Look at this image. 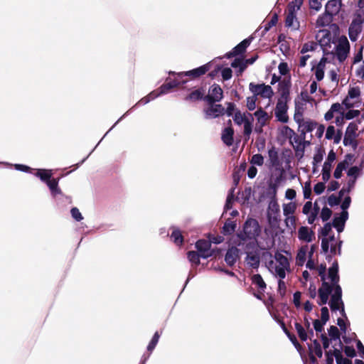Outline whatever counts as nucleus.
Instances as JSON below:
<instances>
[{"instance_id":"nucleus-1","label":"nucleus","mask_w":364,"mask_h":364,"mask_svg":"<svg viewBox=\"0 0 364 364\" xmlns=\"http://www.w3.org/2000/svg\"><path fill=\"white\" fill-rule=\"evenodd\" d=\"M277 191V186L270 184L268 195L271 196V200L268 206L267 218L269 223H278L280 221V208L276 199Z\"/></svg>"},{"instance_id":"nucleus-2","label":"nucleus","mask_w":364,"mask_h":364,"mask_svg":"<svg viewBox=\"0 0 364 364\" xmlns=\"http://www.w3.org/2000/svg\"><path fill=\"white\" fill-rule=\"evenodd\" d=\"M261 232V228L258 221L253 218H248L244 223L242 231L237 234V237L257 239Z\"/></svg>"},{"instance_id":"nucleus-3","label":"nucleus","mask_w":364,"mask_h":364,"mask_svg":"<svg viewBox=\"0 0 364 364\" xmlns=\"http://www.w3.org/2000/svg\"><path fill=\"white\" fill-rule=\"evenodd\" d=\"M212 63L209 62L203 65H201L198 68H194L191 70L186 71V72H180L175 73L173 71H170L169 75H176L179 78H182L185 76L191 77L192 78H197L200 77L201 75L205 74L208 71H209L211 68Z\"/></svg>"},{"instance_id":"nucleus-4","label":"nucleus","mask_w":364,"mask_h":364,"mask_svg":"<svg viewBox=\"0 0 364 364\" xmlns=\"http://www.w3.org/2000/svg\"><path fill=\"white\" fill-rule=\"evenodd\" d=\"M234 243L237 248L240 247V250L244 251L246 255L248 253H253L257 246V239H249L245 237H236Z\"/></svg>"},{"instance_id":"nucleus-5","label":"nucleus","mask_w":364,"mask_h":364,"mask_svg":"<svg viewBox=\"0 0 364 364\" xmlns=\"http://www.w3.org/2000/svg\"><path fill=\"white\" fill-rule=\"evenodd\" d=\"M249 89L250 92L253 93V95L257 97L258 95H260L263 98H271L274 94L271 86L264 83L255 84L254 82H250Z\"/></svg>"},{"instance_id":"nucleus-6","label":"nucleus","mask_w":364,"mask_h":364,"mask_svg":"<svg viewBox=\"0 0 364 364\" xmlns=\"http://www.w3.org/2000/svg\"><path fill=\"white\" fill-rule=\"evenodd\" d=\"M262 256L265 259H269V261L267 264L268 269L277 277H279L280 279H284L286 277V270H288L289 269L274 263V260L272 259V255L269 252H264Z\"/></svg>"},{"instance_id":"nucleus-7","label":"nucleus","mask_w":364,"mask_h":364,"mask_svg":"<svg viewBox=\"0 0 364 364\" xmlns=\"http://www.w3.org/2000/svg\"><path fill=\"white\" fill-rule=\"evenodd\" d=\"M333 291H335L334 286L326 281H322L321 287L318 290L319 296L318 304L323 306L327 304L329 295H331Z\"/></svg>"},{"instance_id":"nucleus-8","label":"nucleus","mask_w":364,"mask_h":364,"mask_svg":"<svg viewBox=\"0 0 364 364\" xmlns=\"http://www.w3.org/2000/svg\"><path fill=\"white\" fill-rule=\"evenodd\" d=\"M196 248L200 254L201 258L207 259L215 255V250L211 249L210 242L205 240H199L196 243Z\"/></svg>"},{"instance_id":"nucleus-9","label":"nucleus","mask_w":364,"mask_h":364,"mask_svg":"<svg viewBox=\"0 0 364 364\" xmlns=\"http://www.w3.org/2000/svg\"><path fill=\"white\" fill-rule=\"evenodd\" d=\"M289 100H277L274 114L279 122L282 123H287L289 121V117L287 115L288 105L287 102Z\"/></svg>"},{"instance_id":"nucleus-10","label":"nucleus","mask_w":364,"mask_h":364,"mask_svg":"<svg viewBox=\"0 0 364 364\" xmlns=\"http://www.w3.org/2000/svg\"><path fill=\"white\" fill-rule=\"evenodd\" d=\"M358 130V126L354 122H350L346 128L344 139H343V144L345 146H353L354 148H356L357 143L355 141V138L357 136L356 131Z\"/></svg>"},{"instance_id":"nucleus-11","label":"nucleus","mask_w":364,"mask_h":364,"mask_svg":"<svg viewBox=\"0 0 364 364\" xmlns=\"http://www.w3.org/2000/svg\"><path fill=\"white\" fill-rule=\"evenodd\" d=\"M223 97V92L220 85H213L209 89V94L204 97L208 105H212L221 101Z\"/></svg>"},{"instance_id":"nucleus-12","label":"nucleus","mask_w":364,"mask_h":364,"mask_svg":"<svg viewBox=\"0 0 364 364\" xmlns=\"http://www.w3.org/2000/svg\"><path fill=\"white\" fill-rule=\"evenodd\" d=\"M350 44L346 37L341 38L336 47V57L340 62L344 61L349 53Z\"/></svg>"},{"instance_id":"nucleus-13","label":"nucleus","mask_w":364,"mask_h":364,"mask_svg":"<svg viewBox=\"0 0 364 364\" xmlns=\"http://www.w3.org/2000/svg\"><path fill=\"white\" fill-rule=\"evenodd\" d=\"M329 306L333 311H336L340 309L341 306L344 304L342 300V289L341 287H335V291L333 292L329 301Z\"/></svg>"},{"instance_id":"nucleus-14","label":"nucleus","mask_w":364,"mask_h":364,"mask_svg":"<svg viewBox=\"0 0 364 364\" xmlns=\"http://www.w3.org/2000/svg\"><path fill=\"white\" fill-rule=\"evenodd\" d=\"M282 134L290 138V139L294 136L293 141L296 144V146H294V149L296 151L299 150V146L301 145L302 143L309 144V141H305L306 136L304 135H301V134L300 136L296 135L294 131L288 126L284 127Z\"/></svg>"},{"instance_id":"nucleus-15","label":"nucleus","mask_w":364,"mask_h":364,"mask_svg":"<svg viewBox=\"0 0 364 364\" xmlns=\"http://www.w3.org/2000/svg\"><path fill=\"white\" fill-rule=\"evenodd\" d=\"M363 21L358 18H354L349 28H348V36L353 42H355L357 41L358 35L362 31V24Z\"/></svg>"},{"instance_id":"nucleus-16","label":"nucleus","mask_w":364,"mask_h":364,"mask_svg":"<svg viewBox=\"0 0 364 364\" xmlns=\"http://www.w3.org/2000/svg\"><path fill=\"white\" fill-rule=\"evenodd\" d=\"M205 117L208 119L216 118L225 114V108L220 104L209 105L205 110Z\"/></svg>"},{"instance_id":"nucleus-17","label":"nucleus","mask_w":364,"mask_h":364,"mask_svg":"<svg viewBox=\"0 0 364 364\" xmlns=\"http://www.w3.org/2000/svg\"><path fill=\"white\" fill-rule=\"evenodd\" d=\"M328 277L331 281L330 284H333L334 287H341L339 284L340 277L338 274V264L337 261H335L331 267H329Z\"/></svg>"},{"instance_id":"nucleus-18","label":"nucleus","mask_w":364,"mask_h":364,"mask_svg":"<svg viewBox=\"0 0 364 364\" xmlns=\"http://www.w3.org/2000/svg\"><path fill=\"white\" fill-rule=\"evenodd\" d=\"M240 250L236 246L232 247L227 250L225 255V261L228 266L232 267L236 263L240 257Z\"/></svg>"},{"instance_id":"nucleus-19","label":"nucleus","mask_w":364,"mask_h":364,"mask_svg":"<svg viewBox=\"0 0 364 364\" xmlns=\"http://www.w3.org/2000/svg\"><path fill=\"white\" fill-rule=\"evenodd\" d=\"M228 124L230 126L225 127L222 132L221 139L225 145L230 146L234 142V129L231 127V120L228 121Z\"/></svg>"},{"instance_id":"nucleus-20","label":"nucleus","mask_w":364,"mask_h":364,"mask_svg":"<svg viewBox=\"0 0 364 364\" xmlns=\"http://www.w3.org/2000/svg\"><path fill=\"white\" fill-rule=\"evenodd\" d=\"M348 219V213H341L338 216H335L332 225L334 227L336 230L340 233L343 231L345 228V224Z\"/></svg>"},{"instance_id":"nucleus-21","label":"nucleus","mask_w":364,"mask_h":364,"mask_svg":"<svg viewBox=\"0 0 364 364\" xmlns=\"http://www.w3.org/2000/svg\"><path fill=\"white\" fill-rule=\"evenodd\" d=\"M187 82L186 80H182V78H179L177 76V78L170 81L169 82H166L163 84L160 87L159 90H161V93H163V95L167 94L171 89L178 87L181 85L186 84Z\"/></svg>"},{"instance_id":"nucleus-22","label":"nucleus","mask_w":364,"mask_h":364,"mask_svg":"<svg viewBox=\"0 0 364 364\" xmlns=\"http://www.w3.org/2000/svg\"><path fill=\"white\" fill-rule=\"evenodd\" d=\"M279 91L280 92V97L279 100H289V89L291 87L290 80H284L279 82Z\"/></svg>"},{"instance_id":"nucleus-23","label":"nucleus","mask_w":364,"mask_h":364,"mask_svg":"<svg viewBox=\"0 0 364 364\" xmlns=\"http://www.w3.org/2000/svg\"><path fill=\"white\" fill-rule=\"evenodd\" d=\"M341 5V0H329L325 6V11L333 16L338 13Z\"/></svg>"},{"instance_id":"nucleus-24","label":"nucleus","mask_w":364,"mask_h":364,"mask_svg":"<svg viewBox=\"0 0 364 364\" xmlns=\"http://www.w3.org/2000/svg\"><path fill=\"white\" fill-rule=\"evenodd\" d=\"M295 20H296V16L294 7L289 8L285 19V26L288 28H292L294 30H297L299 27V23L297 22L296 24H294V21Z\"/></svg>"},{"instance_id":"nucleus-25","label":"nucleus","mask_w":364,"mask_h":364,"mask_svg":"<svg viewBox=\"0 0 364 364\" xmlns=\"http://www.w3.org/2000/svg\"><path fill=\"white\" fill-rule=\"evenodd\" d=\"M314 232L306 226H301L298 230V237L300 240L310 242L312 241Z\"/></svg>"},{"instance_id":"nucleus-26","label":"nucleus","mask_w":364,"mask_h":364,"mask_svg":"<svg viewBox=\"0 0 364 364\" xmlns=\"http://www.w3.org/2000/svg\"><path fill=\"white\" fill-rule=\"evenodd\" d=\"M317 126V123L313 120H304L299 126L301 135L306 136L307 132H311Z\"/></svg>"},{"instance_id":"nucleus-27","label":"nucleus","mask_w":364,"mask_h":364,"mask_svg":"<svg viewBox=\"0 0 364 364\" xmlns=\"http://www.w3.org/2000/svg\"><path fill=\"white\" fill-rule=\"evenodd\" d=\"M352 155L351 154H347L346 156V159L339 162L338 164H337V166L334 171V173H333V176L336 178V179H338L340 178L341 176H342V172L343 171H345L348 166V162L347 161V159H350L352 158Z\"/></svg>"},{"instance_id":"nucleus-28","label":"nucleus","mask_w":364,"mask_h":364,"mask_svg":"<svg viewBox=\"0 0 364 364\" xmlns=\"http://www.w3.org/2000/svg\"><path fill=\"white\" fill-rule=\"evenodd\" d=\"M34 175L39 178L42 182L47 183L52 178L53 170L38 168L36 169V172L34 173Z\"/></svg>"},{"instance_id":"nucleus-29","label":"nucleus","mask_w":364,"mask_h":364,"mask_svg":"<svg viewBox=\"0 0 364 364\" xmlns=\"http://www.w3.org/2000/svg\"><path fill=\"white\" fill-rule=\"evenodd\" d=\"M245 261L247 264L254 269H257L259 266L260 259L257 253H248L247 254Z\"/></svg>"},{"instance_id":"nucleus-30","label":"nucleus","mask_w":364,"mask_h":364,"mask_svg":"<svg viewBox=\"0 0 364 364\" xmlns=\"http://www.w3.org/2000/svg\"><path fill=\"white\" fill-rule=\"evenodd\" d=\"M252 38V37H249L241 41L240 43H238L235 47L233 48L234 53L237 55L245 53L247 48L251 43Z\"/></svg>"},{"instance_id":"nucleus-31","label":"nucleus","mask_w":364,"mask_h":364,"mask_svg":"<svg viewBox=\"0 0 364 364\" xmlns=\"http://www.w3.org/2000/svg\"><path fill=\"white\" fill-rule=\"evenodd\" d=\"M236 228H237L236 222L228 219L225 223L221 232L224 235H230L235 231Z\"/></svg>"},{"instance_id":"nucleus-32","label":"nucleus","mask_w":364,"mask_h":364,"mask_svg":"<svg viewBox=\"0 0 364 364\" xmlns=\"http://www.w3.org/2000/svg\"><path fill=\"white\" fill-rule=\"evenodd\" d=\"M59 178H51L46 185L49 188L53 196L55 197L57 195L61 194L62 191L58 187Z\"/></svg>"},{"instance_id":"nucleus-33","label":"nucleus","mask_w":364,"mask_h":364,"mask_svg":"<svg viewBox=\"0 0 364 364\" xmlns=\"http://www.w3.org/2000/svg\"><path fill=\"white\" fill-rule=\"evenodd\" d=\"M254 115L257 117L258 123L261 127L266 125L267 121L269 119V116L262 107H259L255 113Z\"/></svg>"},{"instance_id":"nucleus-34","label":"nucleus","mask_w":364,"mask_h":364,"mask_svg":"<svg viewBox=\"0 0 364 364\" xmlns=\"http://www.w3.org/2000/svg\"><path fill=\"white\" fill-rule=\"evenodd\" d=\"M247 113L248 112L242 113L238 109L235 110L232 117L234 122L239 126L242 125V124H245V122L247 121L250 118Z\"/></svg>"},{"instance_id":"nucleus-35","label":"nucleus","mask_w":364,"mask_h":364,"mask_svg":"<svg viewBox=\"0 0 364 364\" xmlns=\"http://www.w3.org/2000/svg\"><path fill=\"white\" fill-rule=\"evenodd\" d=\"M204 91L202 88L196 90L191 92L185 97L186 101L196 102L200 100H204Z\"/></svg>"},{"instance_id":"nucleus-36","label":"nucleus","mask_w":364,"mask_h":364,"mask_svg":"<svg viewBox=\"0 0 364 364\" xmlns=\"http://www.w3.org/2000/svg\"><path fill=\"white\" fill-rule=\"evenodd\" d=\"M252 282L255 284L259 289L260 293H263L264 289H266V283L263 280L262 276L259 274H254L252 277Z\"/></svg>"},{"instance_id":"nucleus-37","label":"nucleus","mask_w":364,"mask_h":364,"mask_svg":"<svg viewBox=\"0 0 364 364\" xmlns=\"http://www.w3.org/2000/svg\"><path fill=\"white\" fill-rule=\"evenodd\" d=\"M268 156L272 166H277L279 164L278 151L274 146H272L268 151Z\"/></svg>"},{"instance_id":"nucleus-38","label":"nucleus","mask_w":364,"mask_h":364,"mask_svg":"<svg viewBox=\"0 0 364 364\" xmlns=\"http://www.w3.org/2000/svg\"><path fill=\"white\" fill-rule=\"evenodd\" d=\"M248 117H250L247 121L245 122V124H244V136L245 137L246 141L250 139V134L252 132L253 128V117L252 114L250 113H247Z\"/></svg>"},{"instance_id":"nucleus-39","label":"nucleus","mask_w":364,"mask_h":364,"mask_svg":"<svg viewBox=\"0 0 364 364\" xmlns=\"http://www.w3.org/2000/svg\"><path fill=\"white\" fill-rule=\"evenodd\" d=\"M171 228L173 229L171 235V240L176 245H181L183 242V237L181 234V232L178 228L174 227H172Z\"/></svg>"},{"instance_id":"nucleus-40","label":"nucleus","mask_w":364,"mask_h":364,"mask_svg":"<svg viewBox=\"0 0 364 364\" xmlns=\"http://www.w3.org/2000/svg\"><path fill=\"white\" fill-rule=\"evenodd\" d=\"M231 66L234 68H238L237 75H241L246 69V63L244 60L236 58L231 63Z\"/></svg>"},{"instance_id":"nucleus-41","label":"nucleus","mask_w":364,"mask_h":364,"mask_svg":"<svg viewBox=\"0 0 364 364\" xmlns=\"http://www.w3.org/2000/svg\"><path fill=\"white\" fill-rule=\"evenodd\" d=\"M274 258L276 260V264L287 269H289V262L287 257H285L284 255L277 252L274 255Z\"/></svg>"},{"instance_id":"nucleus-42","label":"nucleus","mask_w":364,"mask_h":364,"mask_svg":"<svg viewBox=\"0 0 364 364\" xmlns=\"http://www.w3.org/2000/svg\"><path fill=\"white\" fill-rule=\"evenodd\" d=\"M296 210V205L295 203L290 202L289 203L283 204V214L285 217L293 215Z\"/></svg>"},{"instance_id":"nucleus-43","label":"nucleus","mask_w":364,"mask_h":364,"mask_svg":"<svg viewBox=\"0 0 364 364\" xmlns=\"http://www.w3.org/2000/svg\"><path fill=\"white\" fill-rule=\"evenodd\" d=\"M336 153L333 150H331L328 154L326 161L323 164V168L331 171L332 164L336 160Z\"/></svg>"},{"instance_id":"nucleus-44","label":"nucleus","mask_w":364,"mask_h":364,"mask_svg":"<svg viewBox=\"0 0 364 364\" xmlns=\"http://www.w3.org/2000/svg\"><path fill=\"white\" fill-rule=\"evenodd\" d=\"M282 330L284 331V332L285 333V334L287 336V337L289 338V340L291 341V343H293V345L295 346V348L297 349V350H299L301 348V345L299 344V343L298 342L296 336L294 335V334H291L287 328V327L285 326V324L282 322Z\"/></svg>"},{"instance_id":"nucleus-45","label":"nucleus","mask_w":364,"mask_h":364,"mask_svg":"<svg viewBox=\"0 0 364 364\" xmlns=\"http://www.w3.org/2000/svg\"><path fill=\"white\" fill-rule=\"evenodd\" d=\"M309 350L311 352L314 351L317 357L321 358L323 355V351L320 343L316 340L313 341V343L311 346H309Z\"/></svg>"},{"instance_id":"nucleus-46","label":"nucleus","mask_w":364,"mask_h":364,"mask_svg":"<svg viewBox=\"0 0 364 364\" xmlns=\"http://www.w3.org/2000/svg\"><path fill=\"white\" fill-rule=\"evenodd\" d=\"M294 326L299 338L302 341H306L308 339L309 336L304 327H303L299 323L297 322L295 323Z\"/></svg>"},{"instance_id":"nucleus-47","label":"nucleus","mask_w":364,"mask_h":364,"mask_svg":"<svg viewBox=\"0 0 364 364\" xmlns=\"http://www.w3.org/2000/svg\"><path fill=\"white\" fill-rule=\"evenodd\" d=\"M331 18L332 16L327 14L325 11L324 13L318 18L317 24L321 26H326L331 22Z\"/></svg>"},{"instance_id":"nucleus-48","label":"nucleus","mask_w":364,"mask_h":364,"mask_svg":"<svg viewBox=\"0 0 364 364\" xmlns=\"http://www.w3.org/2000/svg\"><path fill=\"white\" fill-rule=\"evenodd\" d=\"M187 255L190 262L196 265H198L200 264V257H201L200 253L195 251H189Z\"/></svg>"},{"instance_id":"nucleus-49","label":"nucleus","mask_w":364,"mask_h":364,"mask_svg":"<svg viewBox=\"0 0 364 364\" xmlns=\"http://www.w3.org/2000/svg\"><path fill=\"white\" fill-rule=\"evenodd\" d=\"M362 169H363L362 166H360V167H358L357 166H352L348 169V171L347 172V175L349 177H351L354 179H357L358 177L359 176Z\"/></svg>"},{"instance_id":"nucleus-50","label":"nucleus","mask_w":364,"mask_h":364,"mask_svg":"<svg viewBox=\"0 0 364 364\" xmlns=\"http://www.w3.org/2000/svg\"><path fill=\"white\" fill-rule=\"evenodd\" d=\"M328 331L331 341L340 340V332L336 326H331Z\"/></svg>"},{"instance_id":"nucleus-51","label":"nucleus","mask_w":364,"mask_h":364,"mask_svg":"<svg viewBox=\"0 0 364 364\" xmlns=\"http://www.w3.org/2000/svg\"><path fill=\"white\" fill-rule=\"evenodd\" d=\"M159 338H160V335H159V332L156 331L154 334L151 341L149 342V343L147 346V350L149 352H150V353L154 350V349L156 346V345L159 342Z\"/></svg>"},{"instance_id":"nucleus-52","label":"nucleus","mask_w":364,"mask_h":364,"mask_svg":"<svg viewBox=\"0 0 364 364\" xmlns=\"http://www.w3.org/2000/svg\"><path fill=\"white\" fill-rule=\"evenodd\" d=\"M278 21V16L274 14L271 20L264 26L262 36H264L272 26H275Z\"/></svg>"},{"instance_id":"nucleus-53","label":"nucleus","mask_w":364,"mask_h":364,"mask_svg":"<svg viewBox=\"0 0 364 364\" xmlns=\"http://www.w3.org/2000/svg\"><path fill=\"white\" fill-rule=\"evenodd\" d=\"M316 47L317 43L314 41L306 43L303 45L301 53L304 54L309 51H314L316 49Z\"/></svg>"},{"instance_id":"nucleus-54","label":"nucleus","mask_w":364,"mask_h":364,"mask_svg":"<svg viewBox=\"0 0 364 364\" xmlns=\"http://www.w3.org/2000/svg\"><path fill=\"white\" fill-rule=\"evenodd\" d=\"M234 191H235V188H232L230 190V191L228 193V195L226 198L225 207H224L225 210H230L232 208V202L234 200V193H233Z\"/></svg>"},{"instance_id":"nucleus-55","label":"nucleus","mask_w":364,"mask_h":364,"mask_svg":"<svg viewBox=\"0 0 364 364\" xmlns=\"http://www.w3.org/2000/svg\"><path fill=\"white\" fill-rule=\"evenodd\" d=\"M250 163L252 165H257V166H262L263 164H264V158H263L262 155L260 154H254L252 156V159L250 160Z\"/></svg>"},{"instance_id":"nucleus-56","label":"nucleus","mask_w":364,"mask_h":364,"mask_svg":"<svg viewBox=\"0 0 364 364\" xmlns=\"http://www.w3.org/2000/svg\"><path fill=\"white\" fill-rule=\"evenodd\" d=\"M257 97L255 95L247 98V107L250 111H252L256 108V101Z\"/></svg>"},{"instance_id":"nucleus-57","label":"nucleus","mask_w":364,"mask_h":364,"mask_svg":"<svg viewBox=\"0 0 364 364\" xmlns=\"http://www.w3.org/2000/svg\"><path fill=\"white\" fill-rule=\"evenodd\" d=\"M332 215V211L330 208L327 207H323L321 212V218L323 222L327 221L329 220Z\"/></svg>"},{"instance_id":"nucleus-58","label":"nucleus","mask_w":364,"mask_h":364,"mask_svg":"<svg viewBox=\"0 0 364 364\" xmlns=\"http://www.w3.org/2000/svg\"><path fill=\"white\" fill-rule=\"evenodd\" d=\"M314 325V329L316 331V332L321 333L324 329V326L326 325V323H323V321H320L319 319H315L313 321Z\"/></svg>"},{"instance_id":"nucleus-59","label":"nucleus","mask_w":364,"mask_h":364,"mask_svg":"<svg viewBox=\"0 0 364 364\" xmlns=\"http://www.w3.org/2000/svg\"><path fill=\"white\" fill-rule=\"evenodd\" d=\"M360 91L358 87H350L348 90V96L350 99H355L360 96Z\"/></svg>"},{"instance_id":"nucleus-60","label":"nucleus","mask_w":364,"mask_h":364,"mask_svg":"<svg viewBox=\"0 0 364 364\" xmlns=\"http://www.w3.org/2000/svg\"><path fill=\"white\" fill-rule=\"evenodd\" d=\"M70 213L73 219L76 221H81L83 219V217L77 208H72Z\"/></svg>"},{"instance_id":"nucleus-61","label":"nucleus","mask_w":364,"mask_h":364,"mask_svg":"<svg viewBox=\"0 0 364 364\" xmlns=\"http://www.w3.org/2000/svg\"><path fill=\"white\" fill-rule=\"evenodd\" d=\"M341 201V200L340 198H338V196H336L334 194L331 195L328 198V203L331 207L338 205Z\"/></svg>"},{"instance_id":"nucleus-62","label":"nucleus","mask_w":364,"mask_h":364,"mask_svg":"<svg viewBox=\"0 0 364 364\" xmlns=\"http://www.w3.org/2000/svg\"><path fill=\"white\" fill-rule=\"evenodd\" d=\"M304 198L305 199H310L311 196V188L310 182H306L303 188Z\"/></svg>"},{"instance_id":"nucleus-63","label":"nucleus","mask_w":364,"mask_h":364,"mask_svg":"<svg viewBox=\"0 0 364 364\" xmlns=\"http://www.w3.org/2000/svg\"><path fill=\"white\" fill-rule=\"evenodd\" d=\"M306 250L304 249L299 250L296 255V261L299 264H302L306 260Z\"/></svg>"},{"instance_id":"nucleus-64","label":"nucleus","mask_w":364,"mask_h":364,"mask_svg":"<svg viewBox=\"0 0 364 364\" xmlns=\"http://www.w3.org/2000/svg\"><path fill=\"white\" fill-rule=\"evenodd\" d=\"M332 223H326L324 226L321 229V233L323 237H326L332 230Z\"/></svg>"}]
</instances>
